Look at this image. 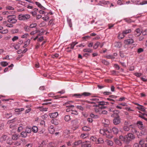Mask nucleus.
Here are the masks:
<instances>
[{
  "mask_svg": "<svg viewBox=\"0 0 147 147\" xmlns=\"http://www.w3.org/2000/svg\"><path fill=\"white\" fill-rule=\"evenodd\" d=\"M102 122L104 124L105 127L100 129V133L104 136H105L107 138H112L113 136L110 134L111 131L109 130L107 128L110 123L109 121L107 119H105L102 120Z\"/></svg>",
  "mask_w": 147,
  "mask_h": 147,
  "instance_id": "obj_1",
  "label": "nucleus"
},
{
  "mask_svg": "<svg viewBox=\"0 0 147 147\" xmlns=\"http://www.w3.org/2000/svg\"><path fill=\"white\" fill-rule=\"evenodd\" d=\"M135 138V137L131 133H129L127 136H126L123 137L122 136H119V139L123 141L126 142H129L131 140L134 139Z\"/></svg>",
  "mask_w": 147,
  "mask_h": 147,
  "instance_id": "obj_2",
  "label": "nucleus"
},
{
  "mask_svg": "<svg viewBox=\"0 0 147 147\" xmlns=\"http://www.w3.org/2000/svg\"><path fill=\"white\" fill-rule=\"evenodd\" d=\"M30 17L29 14H20L18 16V19L20 20L26 21L30 18Z\"/></svg>",
  "mask_w": 147,
  "mask_h": 147,
  "instance_id": "obj_3",
  "label": "nucleus"
},
{
  "mask_svg": "<svg viewBox=\"0 0 147 147\" xmlns=\"http://www.w3.org/2000/svg\"><path fill=\"white\" fill-rule=\"evenodd\" d=\"M8 19L7 22L10 24H15L17 21L16 19V16L15 15H9L7 16Z\"/></svg>",
  "mask_w": 147,
  "mask_h": 147,
  "instance_id": "obj_4",
  "label": "nucleus"
},
{
  "mask_svg": "<svg viewBox=\"0 0 147 147\" xmlns=\"http://www.w3.org/2000/svg\"><path fill=\"white\" fill-rule=\"evenodd\" d=\"M132 126L131 125H129L128 122H125L123 127V129L125 131H128L130 129V127Z\"/></svg>",
  "mask_w": 147,
  "mask_h": 147,
  "instance_id": "obj_5",
  "label": "nucleus"
},
{
  "mask_svg": "<svg viewBox=\"0 0 147 147\" xmlns=\"http://www.w3.org/2000/svg\"><path fill=\"white\" fill-rule=\"evenodd\" d=\"M81 146L82 147H91V143L89 141H86L85 142H82Z\"/></svg>",
  "mask_w": 147,
  "mask_h": 147,
  "instance_id": "obj_6",
  "label": "nucleus"
},
{
  "mask_svg": "<svg viewBox=\"0 0 147 147\" xmlns=\"http://www.w3.org/2000/svg\"><path fill=\"white\" fill-rule=\"evenodd\" d=\"M142 33V31L139 28L136 29L134 32V35L136 37L139 36Z\"/></svg>",
  "mask_w": 147,
  "mask_h": 147,
  "instance_id": "obj_7",
  "label": "nucleus"
},
{
  "mask_svg": "<svg viewBox=\"0 0 147 147\" xmlns=\"http://www.w3.org/2000/svg\"><path fill=\"white\" fill-rule=\"evenodd\" d=\"M124 42L125 45L131 44L134 42V40L132 38L124 40Z\"/></svg>",
  "mask_w": 147,
  "mask_h": 147,
  "instance_id": "obj_8",
  "label": "nucleus"
},
{
  "mask_svg": "<svg viewBox=\"0 0 147 147\" xmlns=\"http://www.w3.org/2000/svg\"><path fill=\"white\" fill-rule=\"evenodd\" d=\"M47 144V142L46 140H42L41 142H38V147H43Z\"/></svg>",
  "mask_w": 147,
  "mask_h": 147,
  "instance_id": "obj_9",
  "label": "nucleus"
},
{
  "mask_svg": "<svg viewBox=\"0 0 147 147\" xmlns=\"http://www.w3.org/2000/svg\"><path fill=\"white\" fill-rule=\"evenodd\" d=\"M58 115V113L57 112L49 114V116L51 118H55L57 117Z\"/></svg>",
  "mask_w": 147,
  "mask_h": 147,
  "instance_id": "obj_10",
  "label": "nucleus"
},
{
  "mask_svg": "<svg viewBox=\"0 0 147 147\" xmlns=\"http://www.w3.org/2000/svg\"><path fill=\"white\" fill-rule=\"evenodd\" d=\"M113 122L115 125L118 124L120 123V120L119 116H117V117L114 118L113 120Z\"/></svg>",
  "mask_w": 147,
  "mask_h": 147,
  "instance_id": "obj_11",
  "label": "nucleus"
},
{
  "mask_svg": "<svg viewBox=\"0 0 147 147\" xmlns=\"http://www.w3.org/2000/svg\"><path fill=\"white\" fill-rule=\"evenodd\" d=\"M106 108V107L102 106L101 107H99L98 108H95L94 109V111L96 113H99L100 114H101L100 110L103 109H105Z\"/></svg>",
  "mask_w": 147,
  "mask_h": 147,
  "instance_id": "obj_12",
  "label": "nucleus"
},
{
  "mask_svg": "<svg viewBox=\"0 0 147 147\" xmlns=\"http://www.w3.org/2000/svg\"><path fill=\"white\" fill-rule=\"evenodd\" d=\"M100 99V98H99L96 97L94 96L93 97V98L91 99L90 100L92 101V102H95V104H96L97 103H98V102H99V99Z\"/></svg>",
  "mask_w": 147,
  "mask_h": 147,
  "instance_id": "obj_13",
  "label": "nucleus"
},
{
  "mask_svg": "<svg viewBox=\"0 0 147 147\" xmlns=\"http://www.w3.org/2000/svg\"><path fill=\"white\" fill-rule=\"evenodd\" d=\"M136 124L138 128L140 129H142L144 128L143 125L142 121H138L136 123Z\"/></svg>",
  "mask_w": 147,
  "mask_h": 147,
  "instance_id": "obj_14",
  "label": "nucleus"
},
{
  "mask_svg": "<svg viewBox=\"0 0 147 147\" xmlns=\"http://www.w3.org/2000/svg\"><path fill=\"white\" fill-rule=\"evenodd\" d=\"M114 141L115 144H117L119 146H121L122 145V143L121 142V141H122L120 140V139H118L117 138H115L114 139Z\"/></svg>",
  "mask_w": 147,
  "mask_h": 147,
  "instance_id": "obj_15",
  "label": "nucleus"
},
{
  "mask_svg": "<svg viewBox=\"0 0 147 147\" xmlns=\"http://www.w3.org/2000/svg\"><path fill=\"white\" fill-rule=\"evenodd\" d=\"M140 147H147V144L144 143V141L142 139L139 142Z\"/></svg>",
  "mask_w": 147,
  "mask_h": 147,
  "instance_id": "obj_16",
  "label": "nucleus"
},
{
  "mask_svg": "<svg viewBox=\"0 0 147 147\" xmlns=\"http://www.w3.org/2000/svg\"><path fill=\"white\" fill-rule=\"evenodd\" d=\"M48 130L50 133L53 134L55 132V130L54 129V127L53 126H51L48 128Z\"/></svg>",
  "mask_w": 147,
  "mask_h": 147,
  "instance_id": "obj_17",
  "label": "nucleus"
},
{
  "mask_svg": "<svg viewBox=\"0 0 147 147\" xmlns=\"http://www.w3.org/2000/svg\"><path fill=\"white\" fill-rule=\"evenodd\" d=\"M131 29H128L124 30L122 32H123V34L125 35H125L131 32Z\"/></svg>",
  "mask_w": 147,
  "mask_h": 147,
  "instance_id": "obj_18",
  "label": "nucleus"
},
{
  "mask_svg": "<svg viewBox=\"0 0 147 147\" xmlns=\"http://www.w3.org/2000/svg\"><path fill=\"white\" fill-rule=\"evenodd\" d=\"M20 137V135L15 134L12 135V139L13 140H16L18 139Z\"/></svg>",
  "mask_w": 147,
  "mask_h": 147,
  "instance_id": "obj_19",
  "label": "nucleus"
},
{
  "mask_svg": "<svg viewBox=\"0 0 147 147\" xmlns=\"http://www.w3.org/2000/svg\"><path fill=\"white\" fill-rule=\"evenodd\" d=\"M112 131L114 134H117L119 132L118 129L115 127L113 128Z\"/></svg>",
  "mask_w": 147,
  "mask_h": 147,
  "instance_id": "obj_20",
  "label": "nucleus"
},
{
  "mask_svg": "<svg viewBox=\"0 0 147 147\" xmlns=\"http://www.w3.org/2000/svg\"><path fill=\"white\" fill-rule=\"evenodd\" d=\"M99 103V105L104 106L105 105H107L109 104V102H105L104 101H101L100 100H99V102H98Z\"/></svg>",
  "mask_w": 147,
  "mask_h": 147,
  "instance_id": "obj_21",
  "label": "nucleus"
},
{
  "mask_svg": "<svg viewBox=\"0 0 147 147\" xmlns=\"http://www.w3.org/2000/svg\"><path fill=\"white\" fill-rule=\"evenodd\" d=\"M136 108L138 109L141 111H142L145 112L146 110L145 108L144 107L140 105L139 107H137Z\"/></svg>",
  "mask_w": 147,
  "mask_h": 147,
  "instance_id": "obj_22",
  "label": "nucleus"
},
{
  "mask_svg": "<svg viewBox=\"0 0 147 147\" xmlns=\"http://www.w3.org/2000/svg\"><path fill=\"white\" fill-rule=\"evenodd\" d=\"M30 40L28 39L26 42H24V45L23 46V48H25L26 47L30 44Z\"/></svg>",
  "mask_w": 147,
  "mask_h": 147,
  "instance_id": "obj_23",
  "label": "nucleus"
},
{
  "mask_svg": "<svg viewBox=\"0 0 147 147\" xmlns=\"http://www.w3.org/2000/svg\"><path fill=\"white\" fill-rule=\"evenodd\" d=\"M71 119V118L69 115H67L65 116L64 120L68 122Z\"/></svg>",
  "mask_w": 147,
  "mask_h": 147,
  "instance_id": "obj_24",
  "label": "nucleus"
},
{
  "mask_svg": "<svg viewBox=\"0 0 147 147\" xmlns=\"http://www.w3.org/2000/svg\"><path fill=\"white\" fill-rule=\"evenodd\" d=\"M106 142L107 145L109 146H112L113 144V142L110 140H107Z\"/></svg>",
  "mask_w": 147,
  "mask_h": 147,
  "instance_id": "obj_25",
  "label": "nucleus"
},
{
  "mask_svg": "<svg viewBox=\"0 0 147 147\" xmlns=\"http://www.w3.org/2000/svg\"><path fill=\"white\" fill-rule=\"evenodd\" d=\"M72 96L76 98H80L82 96V94H73Z\"/></svg>",
  "mask_w": 147,
  "mask_h": 147,
  "instance_id": "obj_26",
  "label": "nucleus"
},
{
  "mask_svg": "<svg viewBox=\"0 0 147 147\" xmlns=\"http://www.w3.org/2000/svg\"><path fill=\"white\" fill-rule=\"evenodd\" d=\"M78 44L77 42H72L71 44H69V45H70V49H73L74 46Z\"/></svg>",
  "mask_w": 147,
  "mask_h": 147,
  "instance_id": "obj_27",
  "label": "nucleus"
},
{
  "mask_svg": "<svg viewBox=\"0 0 147 147\" xmlns=\"http://www.w3.org/2000/svg\"><path fill=\"white\" fill-rule=\"evenodd\" d=\"M125 36V35L123 34V32L122 33H119L118 36V38L119 39H122Z\"/></svg>",
  "mask_w": 147,
  "mask_h": 147,
  "instance_id": "obj_28",
  "label": "nucleus"
},
{
  "mask_svg": "<svg viewBox=\"0 0 147 147\" xmlns=\"http://www.w3.org/2000/svg\"><path fill=\"white\" fill-rule=\"evenodd\" d=\"M38 128L36 126H34L32 129V131L34 133H36L38 131Z\"/></svg>",
  "mask_w": 147,
  "mask_h": 147,
  "instance_id": "obj_29",
  "label": "nucleus"
},
{
  "mask_svg": "<svg viewBox=\"0 0 147 147\" xmlns=\"http://www.w3.org/2000/svg\"><path fill=\"white\" fill-rule=\"evenodd\" d=\"M35 3L38 7L40 8L41 9H45V8L43 7L39 2H36Z\"/></svg>",
  "mask_w": 147,
  "mask_h": 147,
  "instance_id": "obj_30",
  "label": "nucleus"
},
{
  "mask_svg": "<svg viewBox=\"0 0 147 147\" xmlns=\"http://www.w3.org/2000/svg\"><path fill=\"white\" fill-rule=\"evenodd\" d=\"M1 65L3 67H5L8 65V63L6 61H2L0 63Z\"/></svg>",
  "mask_w": 147,
  "mask_h": 147,
  "instance_id": "obj_31",
  "label": "nucleus"
},
{
  "mask_svg": "<svg viewBox=\"0 0 147 147\" xmlns=\"http://www.w3.org/2000/svg\"><path fill=\"white\" fill-rule=\"evenodd\" d=\"M88 134H81L80 137L83 139H85L88 137Z\"/></svg>",
  "mask_w": 147,
  "mask_h": 147,
  "instance_id": "obj_32",
  "label": "nucleus"
},
{
  "mask_svg": "<svg viewBox=\"0 0 147 147\" xmlns=\"http://www.w3.org/2000/svg\"><path fill=\"white\" fill-rule=\"evenodd\" d=\"M51 123L52 124H54L55 125H57L59 124L58 121L56 119H53L51 121Z\"/></svg>",
  "mask_w": 147,
  "mask_h": 147,
  "instance_id": "obj_33",
  "label": "nucleus"
},
{
  "mask_svg": "<svg viewBox=\"0 0 147 147\" xmlns=\"http://www.w3.org/2000/svg\"><path fill=\"white\" fill-rule=\"evenodd\" d=\"M90 129L89 127L85 126L82 128V130L85 131H88L90 130Z\"/></svg>",
  "mask_w": 147,
  "mask_h": 147,
  "instance_id": "obj_34",
  "label": "nucleus"
},
{
  "mask_svg": "<svg viewBox=\"0 0 147 147\" xmlns=\"http://www.w3.org/2000/svg\"><path fill=\"white\" fill-rule=\"evenodd\" d=\"M82 143V141L81 140H79L75 142L74 143V145L75 146H78L80 144H81Z\"/></svg>",
  "mask_w": 147,
  "mask_h": 147,
  "instance_id": "obj_35",
  "label": "nucleus"
},
{
  "mask_svg": "<svg viewBox=\"0 0 147 147\" xmlns=\"http://www.w3.org/2000/svg\"><path fill=\"white\" fill-rule=\"evenodd\" d=\"M82 96H88L91 95V94L89 92H84L82 93Z\"/></svg>",
  "mask_w": 147,
  "mask_h": 147,
  "instance_id": "obj_36",
  "label": "nucleus"
},
{
  "mask_svg": "<svg viewBox=\"0 0 147 147\" xmlns=\"http://www.w3.org/2000/svg\"><path fill=\"white\" fill-rule=\"evenodd\" d=\"M102 63L105 65H109V63L107 61L103 59L102 60Z\"/></svg>",
  "mask_w": 147,
  "mask_h": 147,
  "instance_id": "obj_37",
  "label": "nucleus"
},
{
  "mask_svg": "<svg viewBox=\"0 0 147 147\" xmlns=\"http://www.w3.org/2000/svg\"><path fill=\"white\" fill-rule=\"evenodd\" d=\"M21 135L23 137L26 138L27 136L26 133L25 131H22L21 133Z\"/></svg>",
  "mask_w": 147,
  "mask_h": 147,
  "instance_id": "obj_38",
  "label": "nucleus"
},
{
  "mask_svg": "<svg viewBox=\"0 0 147 147\" xmlns=\"http://www.w3.org/2000/svg\"><path fill=\"white\" fill-rule=\"evenodd\" d=\"M11 13V11H5L2 12V15H7L9 16V15Z\"/></svg>",
  "mask_w": 147,
  "mask_h": 147,
  "instance_id": "obj_39",
  "label": "nucleus"
},
{
  "mask_svg": "<svg viewBox=\"0 0 147 147\" xmlns=\"http://www.w3.org/2000/svg\"><path fill=\"white\" fill-rule=\"evenodd\" d=\"M100 42H97L96 43H95L94 46V49H96L98 47V46L100 45Z\"/></svg>",
  "mask_w": 147,
  "mask_h": 147,
  "instance_id": "obj_40",
  "label": "nucleus"
},
{
  "mask_svg": "<svg viewBox=\"0 0 147 147\" xmlns=\"http://www.w3.org/2000/svg\"><path fill=\"white\" fill-rule=\"evenodd\" d=\"M40 32V30H36L35 31H33L31 32L30 33V34L31 35H33L34 34H35Z\"/></svg>",
  "mask_w": 147,
  "mask_h": 147,
  "instance_id": "obj_41",
  "label": "nucleus"
},
{
  "mask_svg": "<svg viewBox=\"0 0 147 147\" xmlns=\"http://www.w3.org/2000/svg\"><path fill=\"white\" fill-rule=\"evenodd\" d=\"M83 51L84 52L91 53L92 52V50L90 49H84Z\"/></svg>",
  "mask_w": 147,
  "mask_h": 147,
  "instance_id": "obj_42",
  "label": "nucleus"
},
{
  "mask_svg": "<svg viewBox=\"0 0 147 147\" xmlns=\"http://www.w3.org/2000/svg\"><path fill=\"white\" fill-rule=\"evenodd\" d=\"M24 29L26 32H29L30 30V26H26L24 27Z\"/></svg>",
  "mask_w": 147,
  "mask_h": 147,
  "instance_id": "obj_43",
  "label": "nucleus"
},
{
  "mask_svg": "<svg viewBox=\"0 0 147 147\" xmlns=\"http://www.w3.org/2000/svg\"><path fill=\"white\" fill-rule=\"evenodd\" d=\"M104 142V141L101 138H98L97 140V143L98 144L102 143Z\"/></svg>",
  "mask_w": 147,
  "mask_h": 147,
  "instance_id": "obj_44",
  "label": "nucleus"
},
{
  "mask_svg": "<svg viewBox=\"0 0 147 147\" xmlns=\"http://www.w3.org/2000/svg\"><path fill=\"white\" fill-rule=\"evenodd\" d=\"M106 57L108 59H114L115 58V57L111 55H108L106 56Z\"/></svg>",
  "mask_w": 147,
  "mask_h": 147,
  "instance_id": "obj_45",
  "label": "nucleus"
},
{
  "mask_svg": "<svg viewBox=\"0 0 147 147\" xmlns=\"http://www.w3.org/2000/svg\"><path fill=\"white\" fill-rule=\"evenodd\" d=\"M37 26L36 23H32L30 24L29 26L30 28H32L35 27Z\"/></svg>",
  "mask_w": 147,
  "mask_h": 147,
  "instance_id": "obj_46",
  "label": "nucleus"
},
{
  "mask_svg": "<svg viewBox=\"0 0 147 147\" xmlns=\"http://www.w3.org/2000/svg\"><path fill=\"white\" fill-rule=\"evenodd\" d=\"M76 108L82 111H83L84 109V108L83 107L80 105H77L76 106Z\"/></svg>",
  "mask_w": 147,
  "mask_h": 147,
  "instance_id": "obj_47",
  "label": "nucleus"
},
{
  "mask_svg": "<svg viewBox=\"0 0 147 147\" xmlns=\"http://www.w3.org/2000/svg\"><path fill=\"white\" fill-rule=\"evenodd\" d=\"M90 139L92 141L94 142H95L96 143H97V138L96 137H94L93 136L91 137L90 138Z\"/></svg>",
  "mask_w": 147,
  "mask_h": 147,
  "instance_id": "obj_48",
  "label": "nucleus"
},
{
  "mask_svg": "<svg viewBox=\"0 0 147 147\" xmlns=\"http://www.w3.org/2000/svg\"><path fill=\"white\" fill-rule=\"evenodd\" d=\"M70 113L71 114H74L75 115H77L78 114V113L76 111H74L71 110Z\"/></svg>",
  "mask_w": 147,
  "mask_h": 147,
  "instance_id": "obj_49",
  "label": "nucleus"
},
{
  "mask_svg": "<svg viewBox=\"0 0 147 147\" xmlns=\"http://www.w3.org/2000/svg\"><path fill=\"white\" fill-rule=\"evenodd\" d=\"M8 32V30L7 29H6L2 31H0V33L2 34H5L7 33Z\"/></svg>",
  "mask_w": 147,
  "mask_h": 147,
  "instance_id": "obj_50",
  "label": "nucleus"
},
{
  "mask_svg": "<svg viewBox=\"0 0 147 147\" xmlns=\"http://www.w3.org/2000/svg\"><path fill=\"white\" fill-rule=\"evenodd\" d=\"M24 110V108H22L21 109H16L15 110V111L16 112H17L21 111H22Z\"/></svg>",
  "mask_w": 147,
  "mask_h": 147,
  "instance_id": "obj_51",
  "label": "nucleus"
},
{
  "mask_svg": "<svg viewBox=\"0 0 147 147\" xmlns=\"http://www.w3.org/2000/svg\"><path fill=\"white\" fill-rule=\"evenodd\" d=\"M131 130L132 132L134 133H136L137 135L138 134V133H139L138 132L137 130L134 128H132Z\"/></svg>",
  "mask_w": 147,
  "mask_h": 147,
  "instance_id": "obj_52",
  "label": "nucleus"
},
{
  "mask_svg": "<svg viewBox=\"0 0 147 147\" xmlns=\"http://www.w3.org/2000/svg\"><path fill=\"white\" fill-rule=\"evenodd\" d=\"M6 8L7 10H13L14 9V8L13 7L10 6H7Z\"/></svg>",
  "mask_w": 147,
  "mask_h": 147,
  "instance_id": "obj_53",
  "label": "nucleus"
},
{
  "mask_svg": "<svg viewBox=\"0 0 147 147\" xmlns=\"http://www.w3.org/2000/svg\"><path fill=\"white\" fill-rule=\"evenodd\" d=\"M31 129L30 128H27L26 129L25 132L27 133H30L31 132Z\"/></svg>",
  "mask_w": 147,
  "mask_h": 147,
  "instance_id": "obj_54",
  "label": "nucleus"
},
{
  "mask_svg": "<svg viewBox=\"0 0 147 147\" xmlns=\"http://www.w3.org/2000/svg\"><path fill=\"white\" fill-rule=\"evenodd\" d=\"M18 39V36H14L12 39L13 42L16 40Z\"/></svg>",
  "mask_w": 147,
  "mask_h": 147,
  "instance_id": "obj_55",
  "label": "nucleus"
},
{
  "mask_svg": "<svg viewBox=\"0 0 147 147\" xmlns=\"http://www.w3.org/2000/svg\"><path fill=\"white\" fill-rule=\"evenodd\" d=\"M113 66L117 70H119L120 69V67L117 64H114Z\"/></svg>",
  "mask_w": 147,
  "mask_h": 147,
  "instance_id": "obj_56",
  "label": "nucleus"
},
{
  "mask_svg": "<svg viewBox=\"0 0 147 147\" xmlns=\"http://www.w3.org/2000/svg\"><path fill=\"white\" fill-rule=\"evenodd\" d=\"M45 131V129L44 128H42L39 131L38 133L40 134H42L44 133Z\"/></svg>",
  "mask_w": 147,
  "mask_h": 147,
  "instance_id": "obj_57",
  "label": "nucleus"
},
{
  "mask_svg": "<svg viewBox=\"0 0 147 147\" xmlns=\"http://www.w3.org/2000/svg\"><path fill=\"white\" fill-rule=\"evenodd\" d=\"M23 129V127H22V125H21L18 127V131L19 132L21 131Z\"/></svg>",
  "mask_w": 147,
  "mask_h": 147,
  "instance_id": "obj_58",
  "label": "nucleus"
},
{
  "mask_svg": "<svg viewBox=\"0 0 147 147\" xmlns=\"http://www.w3.org/2000/svg\"><path fill=\"white\" fill-rule=\"evenodd\" d=\"M6 138V135H3L1 138V139L3 141H5Z\"/></svg>",
  "mask_w": 147,
  "mask_h": 147,
  "instance_id": "obj_59",
  "label": "nucleus"
},
{
  "mask_svg": "<svg viewBox=\"0 0 147 147\" xmlns=\"http://www.w3.org/2000/svg\"><path fill=\"white\" fill-rule=\"evenodd\" d=\"M29 34L27 33H26L24 34V35H22L21 36L22 38H26L28 36Z\"/></svg>",
  "mask_w": 147,
  "mask_h": 147,
  "instance_id": "obj_60",
  "label": "nucleus"
},
{
  "mask_svg": "<svg viewBox=\"0 0 147 147\" xmlns=\"http://www.w3.org/2000/svg\"><path fill=\"white\" fill-rule=\"evenodd\" d=\"M142 34L144 35H145L147 34V29L143 31H142Z\"/></svg>",
  "mask_w": 147,
  "mask_h": 147,
  "instance_id": "obj_61",
  "label": "nucleus"
},
{
  "mask_svg": "<svg viewBox=\"0 0 147 147\" xmlns=\"http://www.w3.org/2000/svg\"><path fill=\"white\" fill-rule=\"evenodd\" d=\"M143 51L144 50L143 49L141 48H140L138 49L137 52L138 53H139L143 52Z\"/></svg>",
  "mask_w": 147,
  "mask_h": 147,
  "instance_id": "obj_62",
  "label": "nucleus"
},
{
  "mask_svg": "<svg viewBox=\"0 0 147 147\" xmlns=\"http://www.w3.org/2000/svg\"><path fill=\"white\" fill-rule=\"evenodd\" d=\"M32 144L29 143L26 144L25 145V147H32Z\"/></svg>",
  "mask_w": 147,
  "mask_h": 147,
  "instance_id": "obj_63",
  "label": "nucleus"
},
{
  "mask_svg": "<svg viewBox=\"0 0 147 147\" xmlns=\"http://www.w3.org/2000/svg\"><path fill=\"white\" fill-rule=\"evenodd\" d=\"M147 4V1H144L140 3L141 5H143Z\"/></svg>",
  "mask_w": 147,
  "mask_h": 147,
  "instance_id": "obj_64",
  "label": "nucleus"
}]
</instances>
